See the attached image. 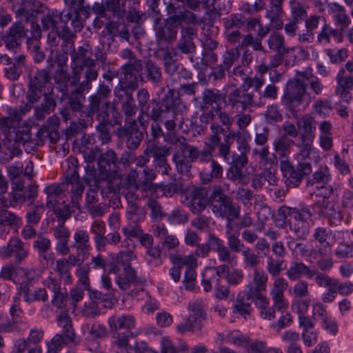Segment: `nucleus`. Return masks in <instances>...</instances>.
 Here are the masks:
<instances>
[{
    "label": "nucleus",
    "mask_w": 353,
    "mask_h": 353,
    "mask_svg": "<svg viewBox=\"0 0 353 353\" xmlns=\"http://www.w3.org/2000/svg\"><path fill=\"white\" fill-rule=\"evenodd\" d=\"M68 189L65 188V183L52 184L45 188V192L48 195V201H54V203H60L63 199L65 191Z\"/></svg>",
    "instance_id": "52"
},
{
    "label": "nucleus",
    "mask_w": 353,
    "mask_h": 353,
    "mask_svg": "<svg viewBox=\"0 0 353 353\" xmlns=\"http://www.w3.org/2000/svg\"><path fill=\"white\" fill-rule=\"evenodd\" d=\"M253 88L245 85L242 90L236 88L228 96V105L232 110L238 112H244L247 109L258 107V102Z\"/></svg>",
    "instance_id": "11"
},
{
    "label": "nucleus",
    "mask_w": 353,
    "mask_h": 353,
    "mask_svg": "<svg viewBox=\"0 0 353 353\" xmlns=\"http://www.w3.org/2000/svg\"><path fill=\"white\" fill-rule=\"evenodd\" d=\"M134 338V334L131 331L124 332H117L113 336V344L121 353H131L129 350L130 345L129 341Z\"/></svg>",
    "instance_id": "48"
},
{
    "label": "nucleus",
    "mask_w": 353,
    "mask_h": 353,
    "mask_svg": "<svg viewBox=\"0 0 353 353\" xmlns=\"http://www.w3.org/2000/svg\"><path fill=\"white\" fill-rule=\"evenodd\" d=\"M186 107L181 99L174 97V90H169L168 93L157 102L148 115L149 118L155 122L164 123L165 129L168 131L164 136V141L174 147L172 161L176 171L182 175H191L192 163L196 161V157L201 150L195 145L190 144L189 140L183 135L174 131L176 127V121L181 115L180 112Z\"/></svg>",
    "instance_id": "1"
},
{
    "label": "nucleus",
    "mask_w": 353,
    "mask_h": 353,
    "mask_svg": "<svg viewBox=\"0 0 353 353\" xmlns=\"http://www.w3.org/2000/svg\"><path fill=\"white\" fill-rule=\"evenodd\" d=\"M243 257V263L246 268L255 269L261 263V256L255 253L248 246L241 253Z\"/></svg>",
    "instance_id": "54"
},
{
    "label": "nucleus",
    "mask_w": 353,
    "mask_h": 353,
    "mask_svg": "<svg viewBox=\"0 0 353 353\" xmlns=\"http://www.w3.org/2000/svg\"><path fill=\"white\" fill-rule=\"evenodd\" d=\"M315 208H318L319 214L330 219L332 223H336L343 219L339 207L334 202L327 200L319 201L315 204Z\"/></svg>",
    "instance_id": "30"
},
{
    "label": "nucleus",
    "mask_w": 353,
    "mask_h": 353,
    "mask_svg": "<svg viewBox=\"0 0 353 353\" xmlns=\"http://www.w3.org/2000/svg\"><path fill=\"white\" fill-rule=\"evenodd\" d=\"M138 88L137 81H130L129 82L120 80L118 85L114 89L115 97L121 102V110L125 116V124L130 120H135V117L138 106L136 105L132 91Z\"/></svg>",
    "instance_id": "6"
},
{
    "label": "nucleus",
    "mask_w": 353,
    "mask_h": 353,
    "mask_svg": "<svg viewBox=\"0 0 353 353\" xmlns=\"http://www.w3.org/2000/svg\"><path fill=\"white\" fill-rule=\"evenodd\" d=\"M118 162L117 153L113 150L101 154L97 159L101 179H108L110 181L117 173Z\"/></svg>",
    "instance_id": "19"
},
{
    "label": "nucleus",
    "mask_w": 353,
    "mask_h": 353,
    "mask_svg": "<svg viewBox=\"0 0 353 353\" xmlns=\"http://www.w3.org/2000/svg\"><path fill=\"white\" fill-rule=\"evenodd\" d=\"M142 119L143 117L139 116L137 120L127 121V124L117 128L115 130V134L124 142L129 150L134 151L138 149L143 139V133L137 123H141Z\"/></svg>",
    "instance_id": "10"
},
{
    "label": "nucleus",
    "mask_w": 353,
    "mask_h": 353,
    "mask_svg": "<svg viewBox=\"0 0 353 353\" xmlns=\"http://www.w3.org/2000/svg\"><path fill=\"white\" fill-rule=\"evenodd\" d=\"M218 190L214 195L212 212L222 218L240 219L241 207L232 197L226 194L221 185H218Z\"/></svg>",
    "instance_id": "8"
},
{
    "label": "nucleus",
    "mask_w": 353,
    "mask_h": 353,
    "mask_svg": "<svg viewBox=\"0 0 353 353\" xmlns=\"http://www.w3.org/2000/svg\"><path fill=\"white\" fill-rule=\"evenodd\" d=\"M264 84L263 77H254L245 80V85L248 88H253L258 102V107H263L265 105L266 101H275L278 98L279 88L274 83L266 85L263 91L261 88Z\"/></svg>",
    "instance_id": "14"
},
{
    "label": "nucleus",
    "mask_w": 353,
    "mask_h": 353,
    "mask_svg": "<svg viewBox=\"0 0 353 353\" xmlns=\"http://www.w3.org/2000/svg\"><path fill=\"white\" fill-rule=\"evenodd\" d=\"M42 97L43 102L33 106L34 116L37 120H43L47 115L54 111L57 107L56 99L53 92H46L44 90L28 84L26 94L27 103L24 106L26 111H30L32 105L37 103Z\"/></svg>",
    "instance_id": "4"
},
{
    "label": "nucleus",
    "mask_w": 353,
    "mask_h": 353,
    "mask_svg": "<svg viewBox=\"0 0 353 353\" xmlns=\"http://www.w3.org/2000/svg\"><path fill=\"white\" fill-rule=\"evenodd\" d=\"M51 240L39 234L33 243V248L37 250L39 255L44 260H48L47 252L51 249Z\"/></svg>",
    "instance_id": "56"
},
{
    "label": "nucleus",
    "mask_w": 353,
    "mask_h": 353,
    "mask_svg": "<svg viewBox=\"0 0 353 353\" xmlns=\"http://www.w3.org/2000/svg\"><path fill=\"white\" fill-rule=\"evenodd\" d=\"M37 137L41 141L48 139L52 143H57L59 139V132L52 125H42L37 132Z\"/></svg>",
    "instance_id": "58"
},
{
    "label": "nucleus",
    "mask_w": 353,
    "mask_h": 353,
    "mask_svg": "<svg viewBox=\"0 0 353 353\" xmlns=\"http://www.w3.org/2000/svg\"><path fill=\"white\" fill-rule=\"evenodd\" d=\"M294 141L285 135H282L273 142V148L276 154L281 159L285 158L290 152L291 147Z\"/></svg>",
    "instance_id": "49"
},
{
    "label": "nucleus",
    "mask_w": 353,
    "mask_h": 353,
    "mask_svg": "<svg viewBox=\"0 0 353 353\" xmlns=\"http://www.w3.org/2000/svg\"><path fill=\"white\" fill-rule=\"evenodd\" d=\"M138 172L136 170L131 171L118 186V191L123 195L126 201L132 200H139L137 194L139 185L137 179Z\"/></svg>",
    "instance_id": "25"
},
{
    "label": "nucleus",
    "mask_w": 353,
    "mask_h": 353,
    "mask_svg": "<svg viewBox=\"0 0 353 353\" xmlns=\"http://www.w3.org/2000/svg\"><path fill=\"white\" fill-rule=\"evenodd\" d=\"M232 140L230 137V134L225 137V139H223V142L219 141V145L206 144V148L202 150L205 151L207 158L211 159V155H213V152L216 148L218 147V154L222 157L224 161H228L230 159V148L232 146Z\"/></svg>",
    "instance_id": "39"
},
{
    "label": "nucleus",
    "mask_w": 353,
    "mask_h": 353,
    "mask_svg": "<svg viewBox=\"0 0 353 353\" xmlns=\"http://www.w3.org/2000/svg\"><path fill=\"white\" fill-rule=\"evenodd\" d=\"M4 61L3 69L5 77L12 81L19 79L23 68L26 66V57L24 54H20L14 57L13 60L6 54L0 57Z\"/></svg>",
    "instance_id": "23"
},
{
    "label": "nucleus",
    "mask_w": 353,
    "mask_h": 353,
    "mask_svg": "<svg viewBox=\"0 0 353 353\" xmlns=\"http://www.w3.org/2000/svg\"><path fill=\"white\" fill-rule=\"evenodd\" d=\"M218 185L213 186L211 192L208 188L199 187L194 188L190 194V209L193 214L202 213L207 206L213 205L214 195L218 190Z\"/></svg>",
    "instance_id": "15"
},
{
    "label": "nucleus",
    "mask_w": 353,
    "mask_h": 353,
    "mask_svg": "<svg viewBox=\"0 0 353 353\" xmlns=\"http://www.w3.org/2000/svg\"><path fill=\"white\" fill-rule=\"evenodd\" d=\"M51 62H52V59H48V65L47 68L38 70L34 75L31 77L28 84L44 90L46 85L50 80V72L54 66L53 63Z\"/></svg>",
    "instance_id": "42"
},
{
    "label": "nucleus",
    "mask_w": 353,
    "mask_h": 353,
    "mask_svg": "<svg viewBox=\"0 0 353 353\" xmlns=\"http://www.w3.org/2000/svg\"><path fill=\"white\" fill-rule=\"evenodd\" d=\"M12 255L17 263H20L29 255V250L26 248L25 243L18 237L12 238L6 245L0 248L1 258L7 259Z\"/></svg>",
    "instance_id": "18"
},
{
    "label": "nucleus",
    "mask_w": 353,
    "mask_h": 353,
    "mask_svg": "<svg viewBox=\"0 0 353 353\" xmlns=\"http://www.w3.org/2000/svg\"><path fill=\"white\" fill-rule=\"evenodd\" d=\"M108 325L112 331L117 332L121 329L130 331L135 327V320L132 315L114 314L110 317Z\"/></svg>",
    "instance_id": "35"
},
{
    "label": "nucleus",
    "mask_w": 353,
    "mask_h": 353,
    "mask_svg": "<svg viewBox=\"0 0 353 353\" xmlns=\"http://www.w3.org/2000/svg\"><path fill=\"white\" fill-rule=\"evenodd\" d=\"M331 179V174L327 167H321L319 170L312 174V179L307 181V185L315 183L321 185L327 184Z\"/></svg>",
    "instance_id": "62"
},
{
    "label": "nucleus",
    "mask_w": 353,
    "mask_h": 353,
    "mask_svg": "<svg viewBox=\"0 0 353 353\" xmlns=\"http://www.w3.org/2000/svg\"><path fill=\"white\" fill-rule=\"evenodd\" d=\"M328 12L332 15L334 23L343 32L351 23V19L345 8L338 3H331L327 6Z\"/></svg>",
    "instance_id": "28"
},
{
    "label": "nucleus",
    "mask_w": 353,
    "mask_h": 353,
    "mask_svg": "<svg viewBox=\"0 0 353 353\" xmlns=\"http://www.w3.org/2000/svg\"><path fill=\"white\" fill-rule=\"evenodd\" d=\"M319 287L327 289V291L321 296V300L323 303H332L336 299L337 292L332 282V277L330 276L326 281L321 282Z\"/></svg>",
    "instance_id": "60"
},
{
    "label": "nucleus",
    "mask_w": 353,
    "mask_h": 353,
    "mask_svg": "<svg viewBox=\"0 0 353 353\" xmlns=\"http://www.w3.org/2000/svg\"><path fill=\"white\" fill-rule=\"evenodd\" d=\"M268 45L270 50L275 52L288 53L290 49L285 45L284 37L279 32H272L268 37Z\"/></svg>",
    "instance_id": "53"
},
{
    "label": "nucleus",
    "mask_w": 353,
    "mask_h": 353,
    "mask_svg": "<svg viewBox=\"0 0 353 353\" xmlns=\"http://www.w3.org/2000/svg\"><path fill=\"white\" fill-rule=\"evenodd\" d=\"M144 69V65L141 59L137 58L133 59L131 61H128L121 68V72L124 76L120 80L129 82L130 81H137L138 82L139 75L142 72Z\"/></svg>",
    "instance_id": "33"
},
{
    "label": "nucleus",
    "mask_w": 353,
    "mask_h": 353,
    "mask_svg": "<svg viewBox=\"0 0 353 353\" xmlns=\"http://www.w3.org/2000/svg\"><path fill=\"white\" fill-rule=\"evenodd\" d=\"M178 52L169 46L157 47L154 52V57L163 62L165 72L173 75L179 69V63L176 59Z\"/></svg>",
    "instance_id": "21"
},
{
    "label": "nucleus",
    "mask_w": 353,
    "mask_h": 353,
    "mask_svg": "<svg viewBox=\"0 0 353 353\" xmlns=\"http://www.w3.org/2000/svg\"><path fill=\"white\" fill-rule=\"evenodd\" d=\"M92 46L89 42H84L81 46H72L70 53L71 84L77 85V92L85 93L92 88V82L99 77L97 69V62L105 64L107 60L104 46L94 48V59L92 57Z\"/></svg>",
    "instance_id": "2"
},
{
    "label": "nucleus",
    "mask_w": 353,
    "mask_h": 353,
    "mask_svg": "<svg viewBox=\"0 0 353 353\" xmlns=\"http://www.w3.org/2000/svg\"><path fill=\"white\" fill-rule=\"evenodd\" d=\"M296 125L301 130L300 137L314 138L316 120L314 117L305 114L297 121Z\"/></svg>",
    "instance_id": "46"
},
{
    "label": "nucleus",
    "mask_w": 353,
    "mask_h": 353,
    "mask_svg": "<svg viewBox=\"0 0 353 353\" xmlns=\"http://www.w3.org/2000/svg\"><path fill=\"white\" fill-rule=\"evenodd\" d=\"M36 0H22L20 5L13 4L12 11L19 20L18 22H29L34 20L38 12L35 8Z\"/></svg>",
    "instance_id": "26"
},
{
    "label": "nucleus",
    "mask_w": 353,
    "mask_h": 353,
    "mask_svg": "<svg viewBox=\"0 0 353 353\" xmlns=\"http://www.w3.org/2000/svg\"><path fill=\"white\" fill-rule=\"evenodd\" d=\"M290 5L292 20L299 23L306 19L307 17V8L302 3L296 0H290Z\"/></svg>",
    "instance_id": "57"
},
{
    "label": "nucleus",
    "mask_w": 353,
    "mask_h": 353,
    "mask_svg": "<svg viewBox=\"0 0 353 353\" xmlns=\"http://www.w3.org/2000/svg\"><path fill=\"white\" fill-rule=\"evenodd\" d=\"M115 281L121 290H127L137 281L135 270L131 265L125 266L124 275L121 274L117 276Z\"/></svg>",
    "instance_id": "47"
},
{
    "label": "nucleus",
    "mask_w": 353,
    "mask_h": 353,
    "mask_svg": "<svg viewBox=\"0 0 353 353\" xmlns=\"http://www.w3.org/2000/svg\"><path fill=\"white\" fill-rule=\"evenodd\" d=\"M196 161L200 163L199 174L201 181L204 183H210L222 177L223 167L213 159V155H211V159H209L207 158L205 151L201 150L200 154L196 157Z\"/></svg>",
    "instance_id": "16"
},
{
    "label": "nucleus",
    "mask_w": 353,
    "mask_h": 353,
    "mask_svg": "<svg viewBox=\"0 0 353 353\" xmlns=\"http://www.w3.org/2000/svg\"><path fill=\"white\" fill-rule=\"evenodd\" d=\"M169 17L165 24L159 26L156 29L155 37L157 47H165L167 43L171 44L176 39L178 28L183 25L196 24V15L190 10H176V6L173 2L167 6Z\"/></svg>",
    "instance_id": "3"
},
{
    "label": "nucleus",
    "mask_w": 353,
    "mask_h": 353,
    "mask_svg": "<svg viewBox=\"0 0 353 353\" xmlns=\"http://www.w3.org/2000/svg\"><path fill=\"white\" fill-rule=\"evenodd\" d=\"M265 181H267L270 185H277L278 179L271 168H266L260 174L256 175L252 181V186L260 188L265 184Z\"/></svg>",
    "instance_id": "51"
},
{
    "label": "nucleus",
    "mask_w": 353,
    "mask_h": 353,
    "mask_svg": "<svg viewBox=\"0 0 353 353\" xmlns=\"http://www.w3.org/2000/svg\"><path fill=\"white\" fill-rule=\"evenodd\" d=\"M46 207L52 210L57 219L58 223L65 224V221L72 215L70 205L65 204L64 200L58 203H54V201H47Z\"/></svg>",
    "instance_id": "40"
},
{
    "label": "nucleus",
    "mask_w": 353,
    "mask_h": 353,
    "mask_svg": "<svg viewBox=\"0 0 353 353\" xmlns=\"http://www.w3.org/2000/svg\"><path fill=\"white\" fill-rule=\"evenodd\" d=\"M28 29L21 22L14 23L2 37L5 46L14 50L21 46V41L27 37Z\"/></svg>",
    "instance_id": "22"
},
{
    "label": "nucleus",
    "mask_w": 353,
    "mask_h": 353,
    "mask_svg": "<svg viewBox=\"0 0 353 353\" xmlns=\"http://www.w3.org/2000/svg\"><path fill=\"white\" fill-rule=\"evenodd\" d=\"M210 243H212V250L216 252L219 260L223 263H230L233 261L232 251L225 246L223 241L213 233L210 234Z\"/></svg>",
    "instance_id": "38"
},
{
    "label": "nucleus",
    "mask_w": 353,
    "mask_h": 353,
    "mask_svg": "<svg viewBox=\"0 0 353 353\" xmlns=\"http://www.w3.org/2000/svg\"><path fill=\"white\" fill-rule=\"evenodd\" d=\"M202 102L203 105L207 108L213 104H215L214 108H217L218 107H221L222 103H226V94L221 93V92L216 89H205L203 92Z\"/></svg>",
    "instance_id": "41"
},
{
    "label": "nucleus",
    "mask_w": 353,
    "mask_h": 353,
    "mask_svg": "<svg viewBox=\"0 0 353 353\" xmlns=\"http://www.w3.org/2000/svg\"><path fill=\"white\" fill-rule=\"evenodd\" d=\"M254 305L259 310L261 319L265 321H271L276 317V308L274 305H270L269 299L263 294H258L254 298Z\"/></svg>",
    "instance_id": "32"
},
{
    "label": "nucleus",
    "mask_w": 353,
    "mask_h": 353,
    "mask_svg": "<svg viewBox=\"0 0 353 353\" xmlns=\"http://www.w3.org/2000/svg\"><path fill=\"white\" fill-rule=\"evenodd\" d=\"M99 121L97 126V132L99 134V140L103 144H107L112 141V134L109 127L108 112H96Z\"/></svg>",
    "instance_id": "37"
},
{
    "label": "nucleus",
    "mask_w": 353,
    "mask_h": 353,
    "mask_svg": "<svg viewBox=\"0 0 353 353\" xmlns=\"http://www.w3.org/2000/svg\"><path fill=\"white\" fill-rule=\"evenodd\" d=\"M279 214L288 219L289 230L297 237H302L309 233L310 221L312 214L307 207L290 208L283 206L279 208Z\"/></svg>",
    "instance_id": "5"
},
{
    "label": "nucleus",
    "mask_w": 353,
    "mask_h": 353,
    "mask_svg": "<svg viewBox=\"0 0 353 353\" xmlns=\"http://www.w3.org/2000/svg\"><path fill=\"white\" fill-rule=\"evenodd\" d=\"M268 276L265 272L260 268H255L252 273V287L250 289V292L254 297L266 290Z\"/></svg>",
    "instance_id": "36"
},
{
    "label": "nucleus",
    "mask_w": 353,
    "mask_h": 353,
    "mask_svg": "<svg viewBox=\"0 0 353 353\" xmlns=\"http://www.w3.org/2000/svg\"><path fill=\"white\" fill-rule=\"evenodd\" d=\"M210 130L211 134L207 137L208 144H212L213 145L219 144V141H221V134L223 136V139H225V137L230 135L233 132L230 130L228 131L225 127L216 122H213L210 125Z\"/></svg>",
    "instance_id": "50"
},
{
    "label": "nucleus",
    "mask_w": 353,
    "mask_h": 353,
    "mask_svg": "<svg viewBox=\"0 0 353 353\" xmlns=\"http://www.w3.org/2000/svg\"><path fill=\"white\" fill-rule=\"evenodd\" d=\"M100 176L101 170L99 168L96 170L90 165H88L85 167V176L83 177L82 180L88 185H91L93 182L94 185L99 188L101 181H109L108 179H101Z\"/></svg>",
    "instance_id": "59"
},
{
    "label": "nucleus",
    "mask_w": 353,
    "mask_h": 353,
    "mask_svg": "<svg viewBox=\"0 0 353 353\" xmlns=\"http://www.w3.org/2000/svg\"><path fill=\"white\" fill-rule=\"evenodd\" d=\"M284 0H270L269 9L266 12V17L270 20L272 27L276 30L283 28V23L281 18L284 14L283 4Z\"/></svg>",
    "instance_id": "31"
},
{
    "label": "nucleus",
    "mask_w": 353,
    "mask_h": 353,
    "mask_svg": "<svg viewBox=\"0 0 353 353\" xmlns=\"http://www.w3.org/2000/svg\"><path fill=\"white\" fill-rule=\"evenodd\" d=\"M73 238L74 243L72 247L83 255L88 254L91 250L90 237L88 232L84 230H78L74 232Z\"/></svg>",
    "instance_id": "43"
},
{
    "label": "nucleus",
    "mask_w": 353,
    "mask_h": 353,
    "mask_svg": "<svg viewBox=\"0 0 353 353\" xmlns=\"http://www.w3.org/2000/svg\"><path fill=\"white\" fill-rule=\"evenodd\" d=\"M288 287V283L283 278H276L273 282L270 293L274 307L278 311L285 310L288 307L289 304L284 295Z\"/></svg>",
    "instance_id": "24"
},
{
    "label": "nucleus",
    "mask_w": 353,
    "mask_h": 353,
    "mask_svg": "<svg viewBox=\"0 0 353 353\" xmlns=\"http://www.w3.org/2000/svg\"><path fill=\"white\" fill-rule=\"evenodd\" d=\"M112 92V87L105 81H100L96 93L88 97L89 105L87 117H92L96 112H108L110 101H108Z\"/></svg>",
    "instance_id": "12"
},
{
    "label": "nucleus",
    "mask_w": 353,
    "mask_h": 353,
    "mask_svg": "<svg viewBox=\"0 0 353 353\" xmlns=\"http://www.w3.org/2000/svg\"><path fill=\"white\" fill-rule=\"evenodd\" d=\"M68 56L65 53L58 52L56 53L52 63H57V68L54 73L53 79L57 89L63 95L68 94V82L71 77L67 70Z\"/></svg>",
    "instance_id": "17"
},
{
    "label": "nucleus",
    "mask_w": 353,
    "mask_h": 353,
    "mask_svg": "<svg viewBox=\"0 0 353 353\" xmlns=\"http://www.w3.org/2000/svg\"><path fill=\"white\" fill-rule=\"evenodd\" d=\"M138 202L139 200L127 201L126 218L132 223H138L145 218V212Z\"/></svg>",
    "instance_id": "44"
},
{
    "label": "nucleus",
    "mask_w": 353,
    "mask_h": 353,
    "mask_svg": "<svg viewBox=\"0 0 353 353\" xmlns=\"http://www.w3.org/2000/svg\"><path fill=\"white\" fill-rule=\"evenodd\" d=\"M307 95L310 96L309 94ZM306 96L305 83L301 82L300 79H292L287 83L282 101L286 108L294 115L301 110Z\"/></svg>",
    "instance_id": "7"
},
{
    "label": "nucleus",
    "mask_w": 353,
    "mask_h": 353,
    "mask_svg": "<svg viewBox=\"0 0 353 353\" xmlns=\"http://www.w3.org/2000/svg\"><path fill=\"white\" fill-rule=\"evenodd\" d=\"M314 239L320 244L315 248L319 249L322 254L319 255L321 257L328 255L331 252V247L333 244L332 232L323 227L317 228L313 235Z\"/></svg>",
    "instance_id": "29"
},
{
    "label": "nucleus",
    "mask_w": 353,
    "mask_h": 353,
    "mask_svg": "<svg viewBox=\"0 0 353 353\" xmlns=\"http://www.w3.org/2000/svg\"><path fill=\"white\" fill-rule=\"evenodd\" d=\"M252 294L245 293L243 295H238L235 303L232 307L234 313L239 314L245 318L250 314L251 305L252 303Z\"/></svg>",
    "instance_id": "45"
},
{
    "label": "nucleus",
    "mask_w": 353,
    "mask_h": 353,
    "mask_svg": "<svg viewBox=\"0 0 353 353\" xmlns=\"http://www.w3.org/2000/svg\"><path fill=\"white\" fill-rule=\"evenodd\" d=\"M70 269L61 259H58L56 261L54 271L59 276L60 280H62L66 285H70L72 283Z\"/></svg>",
    "instance_id": "61"
},
{
    "label": "nucleus",
    "mask_w": 353,
    "mask_h": 353,
    "mask_svg": "<svg viewBox=\"0 0 353 353\" xmlns=\"http://www.w3.org/2000/svg\"><path fill=\"white\" fill-rule=\"evenodd\" d=\"M145 150L149 159H152V162L155 168L159 169V172L162 174H169L171 167L167 158L171 153V147L160 144L156 140H149L146 142Z\"/></svg>",
    "instance_id": "9"
},
{
    "label": "nucleus",
    "mask_w": 353,
    "mask_h": 353,
    "mask_svg": "<svg viewBox=\"0 0 353 353\" xmlns=\"http://www.w3.org/2000/svg\"><path fill=\"white\" fill-rule=\"evenodd\" d=\"M343 32L341 30L333 28L330 25L325 23L316 36L317 43L320 46H326L330 43L332 38L341 42L343 39Z\"/></svg>",
    "instance_id": "34"
},
{
    "label": "nucleus",
    "mask_w": 353,
    "mask_h": 353,
    "mask_svg": "<svg viewBox=\"0 0 353 353\" xmlns=\"http://www.w3.org/2000/svg\"><path fill=\"white\" fill-rule=\"evenodd\" d=\"M196 32L195 24L183 25L181 28V38L174 49L185 54L194 52L196 49L194 39L196 36Z\"/></svg>",
    "instance_id": "20"
},
{
    "label": "nucleus",
    "mask_w": 353,
    "mask_h": 353,
    "mask_svg": "<svg viewBox=\"0 0 353 353\" xmlns=\"http://www.w3.org/2000/svg\"><path fill=\"white\" fill-rule=\"evenodd\" d=\"M70 192L71 203L73 207L81 209L80 201L84 192L85 186L82 183H75L72 186L69 187Z\"/></svg>",
    "instance_id": "63"
},
{
    "label": "nucleus",
    "mask_w": 353,
    "mask_h": 353,
    "mask_svg": "<svg viewBox=\"0 0 353 353\" xmlns=\"http://www.w3.org/2000/svg\"><path fill=\"white\" fill-rule=\"evenodd\" d=\"M280 167L286 185L292 188L298 187L303 179L312 171L311 164L307 162L299 163L294 168L289 161L282 160Z\"/></svg>",
    "instance_id": "13"
},
{
    "label": "nucleus",
    "mask_w": 353,
    "mask_h": 353,
    "mask_svg": "<svg viewBox=\"0 0 353 353\" xmlns=\"http://www.w3.org/2000/svg\"><path fill=\"white\" fill-rule=\"evenodd\" d=\"M83 94L84 93L77 92L76 88L68 97V105L66 107L77 114L82 111L83 105L82 103L81 99H85Z\"/></svg>",
    "instance_id": "64"
},
{
    "label": "nucleus",
    "mask_w": 353,
    "mask_h": 353,
    "mask_svg": "<svg viewBox=\"0 0 353 353\" xmlns=\"http://www.w3.org/2000/svg\"><path fill=\"white\" fill-rule=\"evenodd\" d=\"M30 138V130L27 128L16 130V128L14 127V131H12L8 136L6 142L10 143H14V144L18 145V146H22L28 141H29Z\"/></svg>",
    "instance_id": "55"
},
{
    "label": "nucleus",
    "mask_w": 353,
    "mask_h": 353,
    "mask_svg": "<svg viewBox=\"0 0 353 353\" xmlns=\"http://www.w3.org/2000/svg\"><path fill=\"white\" fill-rule=\"evenodd\" d=\"M143 72L139 75L142 82H150L154 86H159L162 82L163 74L161 68L149 59L144 63Z\"/></svg>",
    "instance_id": "27"
}]
</instances>
